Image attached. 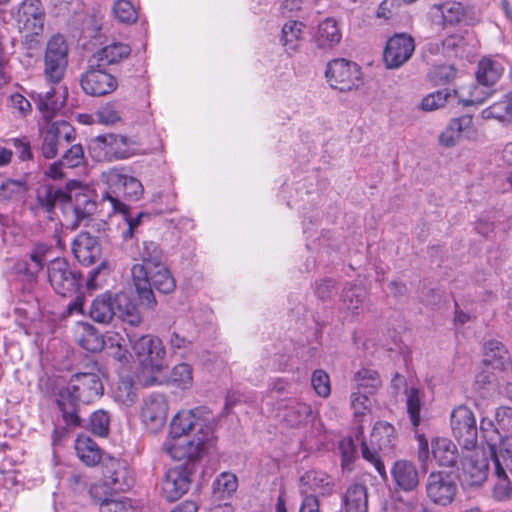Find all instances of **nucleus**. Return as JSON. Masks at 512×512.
<instances>
[{
    "instance_id": "2",
    "label": "nucleus",
    "mask_w": 512,
    "mask_h": 512,
    "mask_svg": "<svg viewBox=\"0 0 512 512\" xmlns=\"http://www.w3.org/2000/svg\"><path fill=\"white\" fill-rule=\"evenodd\" d=\"M104 387L98 372H79L71 376L68 385L57 395V405L63 421L68 426H81L78 415V402L89 404L103 395Z\"/></svg>"
},
{
    "instance_id": "40",
    "label": "nucleus",
    "mask_w": 512,
    "mask_h": 512,
    "mask_svg": "<svg viewBox=\"0 0 512 512\" xmlns=\"http://www.w3.org/2000/svg\"><path fill=\"white\" fill-rule=\"evenodd\" d=\"M311 413V406L297 399H289L282 409L283 420L292 427L303 423Z\"/></svg>"
},
{
    "instance_id": "61",
    "label": "nucleus",
    "mask_w": 512,
    "mask_h": 512,
    "mask_svg": "<svg viewBox=\"0 0 512 512\" xmlns=\"http://www.w3.org/2000/svg\"><path fill=\"white\" fill-rule=\"evenodd\" d=\"M109 415L103 410H98L90 416L91 431L98 436L105 437L109 433Z\"/></svg>"
},
{
    "instance_id": "9",
    "label": "nucleus",
    "mask_w": 512,
    "mask_h": 512,
    "mask_svg": "<svg viewBox=\"0 0 512 512\" xmlns=\"http://www.w3.org/2000/svg\"><path fill=\"white\" fill-rule=\"evenodd\" d=\"M127 337L140 363L152 372H160L166 355L162 340L153 335H142L136 340L129 334Z\"/></svg>"
},
{
    "instance_id": "35",
    "label": "nucleus",
    "mask_w": 512,
    "mask_h": 512,
    "mask_svg": "<svg viewBox=\"0 0 512 512\" xmlns=\"http://www.w3.org/2000/svg\"><path fill=\"white\" fill-rule=\"evenodd\" d=\"M431 454L440 466H454L458 458L456 445L448 438L438 437L432 440Z\"/></svg>"
},
{
    "instance_id": "51",
    "label": "nucleus",
    "mask_w": 512,
    "mask_h": 512,
    "mask_svg": "<svg viewBox=\"0 0 512 512\" xmlns=\"http://www.w3.org/2000/svg\"><path fill=\"white\" fill-rule=\"evenodd\" d=\"M438 10L444 25H455L462 21L465 16V10L460 2L447 1L439 5Z\"/></svg>"
},
{
    "instance_id": "37",
    "label": "nucleus",
    "mask_w": 512,
    "mask_h": 512,
    "mask_svg": "<svg viewBox=\"0 0 512 512\" xmlns=\"http://www.w3.org/2000/svg\"><path fill=\"white\" fill-rule=\"evenodd\" d=\"M89 315L95 322L110 323L115 316L114 295L105 292L97 296L91 304Z\"/></svg>"
},
{
    "instance_id": "7",
    "label": "nucleus",
    "mask_w": 512,
    "mask_h": 512,
    "mask_svg": "<svg viewBox=\"0 0 512 512\" xmlns=\"http://www.w3.org/2000/svg\"><path fill=\"white\" fill-rule=\"evenodd\" d=\"M450 426L454 438L463 450H471L477 446L478 428L476 418L467 406L459 405L452 410Z\"/></svg>"
},
{
    "instance_id": "60",
    "label": "nucleus",
    "mask_w": 512,
    "mask_h": 512,
    "mask_svg": "<svg viewBox=\"0 0 512 512\" xmlns=\"http://www.w3.org/2000/svg\"><path fill=\"white\" fill-rule=\"evenodd\" d=\"M311 385L320 397L326 398L331 393L330 377L322 369H317L313 372L311 377Z\"/></svg>"
},
{
    "instance_id": "27",
    "label": "nucleus",
    "mask_w": 512,
    "mask_h": 512,
    "mask_svg": "<svg viewBox=\"0 0 512 512\" xmlns=\"http://www.w3.org/2000/svg\"><path fill=\"white\" fill-rule=\"evenodd\" d=\"M130 45L123 42H112L94 53L91 62L97 67H108L121 63L131 55Z\"/></svg>"
},
{
    "instance_id": "38",
    "label": "nucleus",
    "mask_w": 512,
    "mask_h": 512,
    "mask_svg": "<svg viewBox=\"0 0 512 512\" xmlns=\"http://www.w3.org/2000/svg\"><path fill=\"white\" fill-rule=\"evenodd\" d=\"M510 362L506 347L498 340H489L484 345L483 363L494 369L503 370Z\"/></svg>"
},
{
    "instance_id": "21",
    "label": "nucleus",
    "mask_w": 512,
    "mask_h": 512,
    "mask_svg": "<svg viewBox=\"0 0 512 512\" xmlns=\"http://www.w3.org/2000/svg\"><path fill=\"white\" fill-rule=\"evenodd\" d=\"M49 251L50 248L47 245L37 244L27 258L20 259L14 264V272L23 276L28 283L36 282L38 274L47 262Z\"/></svg>"
},
{
    "instance_id": "42",
    "label": "nucleus",
    "mask_w": 512,
    "mask_h": 512,
    "mask_svg": "<svg viewBox=\"0 0 512 512\" xmlns=\"http://www.w3.org/2000/svg\"><path fill=\"white\" fill-rule=\"evenodd\" d=\"M75 450L79 459L87 466H95L101 460V451L91 438L81 435L75 441Z\"/></svg>"
},
{
    "instance_id": "13",
    "label": "nucleus",
    "mask_w": 512,
    "mask_h": 512,
    "mask_svg": "<svg viewBox=\"0 0 512 512\" xmlns=\"http://www.w3.org/2000/svg\"><path fill=\"white\" fill-rule=\"evenodd\" d=\"M169 412L168 399L164 394L153 392L143 398L140 418L145 428L157 433L166 424Z\"/></svg>"
},
{
    "instance_id": "8",
    "label": "nucleus",
    "mask_w": 512,
    "mask_h": 512,
    "mask_svg": "<svg viewBox=\"0 0 512 512\" xmlns=\"http://www.w3.org/2000/svg\"><path fill=\"white\" fill-rule=\"evenodd\" d=\"M68 192L64 187L53 184H42L36 189L35 201L29 205V210L36 217L44 216L53 220L55 208L67 206Z\"/></svg>"
},
{
    "instance_id": "52",
    "label": "nucleus",
    "mask_w": 512,
    "mask_h": 512,
    "mask_svg": "<svg viewBox=\"0 0 512 512\" xmlns=\"http://www.w3.org/2000/svg\"><path fill=\"white\" fill-rule=\"evenodd\" d=\"M457 96L458 92L455 89L438 90L422 99L421 108L424 111H433L443 107L449 98Z\"/></svg>"
},
{
    "instance_id": "1",
    "label": "nucleus",
    "mask_w": 512,
    "mask_h": 512,
    "mask_svg": "<svg viewBox=\"0 0 512 512\" xmlns=\"http://www.w3.org/2000/svg\"><path fill=\"white\" fill-rule=\"evenodd\" d=\"M199 408L179 411L170 423L172 441L164 444L171 458L181 460L199 459L212 446L214 426L209 417H201Z\"/></svg>"
},
{
    "instance_id": "20",
    "label": "nucleus",
    "mask_w": 512,
    "mask_h": 512,
    "mask_svg": "<svg viewBox=\"0 0 512 512\" xmlns=\"http://www.w3.org/2000/svg\"><path fill=\"white\" fill-rule=\"evenodd\" d=\"M334 489L335 482L333 478L324 471L308 470L299 480V490L302 496L319 495L328 497L334 493Z\"/></svg>"
},
{
    "instance_id": "55",
    "label": "nucleus",
    "mask_w": 512,
    "mask_h": 512,
    "mask_svg": "<svg viewBox=\"0 0 512 512\" xmlns=\"http://www.w3.org/2000/svg\"><path fill=\"white\" fill-rule=\"evenodd\" d=\"M110 274V267L107 261H102L96 268L90 271L86 280V287L94 291L102 287Z\"/></svg>"
},
{
    "instance_id": "31",
    "label": "nucleus",
    "mask_w": 512,
    "mask_h": 512,
    "mask_svg": "<svg viewBox=\"0 0 512 512\" xmlns=\"http://www.w3.org/2000/svg\"><path fill=\"white\" fill-rule=\"evenodd\" d=\"M146 279L148 282L146 290H149L154 297L153 289L163 294H169L173 292L176 287L175 279L166 265L149 269Z\"/></svg>"
},
{
    "instance_id": "36",
    "label": "nucleus",
    "mask_w": 512,
    "mask_h": 512,
    "mask_svg": "<svg viewBox=\"0 0 512 512\" xmlns=\"http://www.w3.org/2000/svg\"><path fill=\"white\" fill-rule=\"evenodd\" d=\"M366 290L361 285L348 282L341 293V306L353 316L360 314L363 302L366 298Z\"/></svg>"
},
{
    "instance_id": "12",
    "label": "nucleus",
    "mask_w": 512,
    "mask_h": 512,
    "mask_svg": "<svg viewBox=\"0 0 512 512\" xmlns=\"http://www.w3.org/2000/svg\"><path fill=\"white\" fill-rule=\"evenodd\" d=\"M458 491L457 476L452 472H431L426 481L427 497L435 504L447 506Z\"/></svg>"
},
{
    "instance_id": "33",
    "label": "nucleus",
    "mask_w": 512,
    "mask_h": 512,
    "mask_svg": "<svg viewBox=\"0 0 512 512\" xmlns=\"http://www.w3.org/2000/svg\"><path fill=\"white\" fill-rule=\"evenodd\" d=\"M345 512H368V492L364 484H351L342 497Z\"/></svg>"
},
{
    "instance_id": "44",
    "label": "nucleus",
    "mask_w": 512,
    "mask_h": 512,
    "mask_svg": "<svg viewBox=\"0 0 512 512\" xmlns=\"http://www.w3.org/2000/svg\"><path fill=\"white\" fill-rule=\"evenodd\" d=\"M396 440L395 428L388 422L378 421L371 433V445L377 449H391Z\"/></svg>"
},
{
    "instance_id": "24",
    "label": "nucleus",
    "mask_w": 512,
    "mask_h": 512,
    "mask_svg": "<svg viewBox=\"0 0 512 512\" xmlns=\"http://www.w3.org/2000/svg\"><path fill=\"white\" fill-rule=\"evenodd\" d=\"M71 249L77 261L84 266L94 264L102 253L98 238L89 232H80L73 240Z\"/></svg>"
},
{
    "instance_id": "62",
    "label": "nucleus",
    "mask_w": 512,
    "mask_h": 512,
    "mask_svg": "<svg viewBox=\"0 0 512 512\" xmlns=\"http://www.w3.org/2000/svg\"><path fill=\"white\" fill-rule=\"evenodd\" d=\"M61 161L67 168H75L80 166L84 161V150L80 144H70L69 148H64Z\"/></svg>"
},
{
    "instance_id": "15",
    "label": "nucleus",
    "mask_w": 512,
    "mask_h": 512,
    "mask_svg": "<svg viewBox=\"0 0 512 512\" xmlns=\"http://www.w3.org/2000/svg\"><path fill=\"white\" fill-rule=\"evenodd\" d=\"M414 39L406 33H396L390 37L383 52V61L388 69L403 66L413 55Z\"/></svg>"
},
{
    "instance_id": "48",
    "label": "nucleus",
    "mask_w": 512,
    "mask_h": 512,
    "mask_svg": "<svg viewBox=\"0 0 512 512\" xmlns=\"http://www.w3.org/2000/svg\"><path fill=\"white\" fill-rule=\"evenodd\" d=\"M81 328L82 332L78 338L79 345L88 352H100L105 346L104 335L90 324H83Z\"/></svg>"
},
{
    "instance_id": "26",
    "label": "nucleus",
    "mask_w": 512,
    "mask_h": 512,
    "mask_svg": "<svg viewBox=\"0 0 512 512\" xmlns=\"http://www.w3.org/2000/svg\"><path fill=\"white\" fill-rule=\"evenodd\" d=\"M390 474L395 487L404 492L413 491L419 485V472L416 465L411 461H395Z\"/></svg>"
},
{
    "instance_id": "39",
    "label": "nucleus",
    "mask_w": 512,
    "mask_h": 512,
    "mask_svg": "<svg viewBox=\"0 0 512 512\" xmlns=\"http://www.w3.org/2000/svg\"><path fill=\"white\" fill-rule=\"evenodd\" d=\"M105 346L103 349L119 362H127L130 356L128 350L129 338L116 331H107L104 334Z\"/></svg>"
},
{
    "instance_id": "11",
    "label": "nucleus",
    "mask_w": 512,
    "mask_h": 512,
    "mask_svg": "<svg viewBox=\"0 0 512 512\" xmlns=\"http://www.w3.org/2000/svg\"><path fill=\"white\" fill-rule=\"evenodd\" d=\"M74 140L75 130L68 122H54L41 133V154L45 159H53Z\"/></svg>"
},
{
    "instance_id": "14",
    "label": "nucleus",
    "mask_w": 512,
    "mask_h": 512,
    "mask_svg": "<svg viewBox=\"0 0 512 512\" xmlns=\"http://www.w3.org/2000/svg\"><path fill=\"white\" fill-rule=\"evenodd\" d=\"M461 460V473L459 479L463 485L478 486L487 478L489 461L482 448L476 446L465 450Z\"/></svg>"
},
{
    "instance_id": "41",
    "label": "nucleus",
    "mask_w": 512,
    "mask_h": 512,
    "mask_svg": "<svg viewBox=\"0 0 512 512\" xmlns=\"http://www.w3.org/2000/svg\"><path fill=\"white\" fill-rule=\"evenodd\" d=\"M353 390L370 394L376 393L381 387L382 381L379 373L371 368H361L355 372L353 379Z\"/></svg>"
},
{
    "instance_id": "22",
    "label": "nucleus",
    "mask_w": 512,
    "mask_h": 512,
    "mask_svg": "<svg viewBox=\"0 0 512 512\" xmlns=\"http://www.w3.org/2000/svg\"><path fill=\"white\" fill-rule=\"evenodd\" d=\"M65 190L69 195L67 205L72 207L78 222L94 213L96 202L92 199L90 192L81 186L80 182L75 180L69 181L65 185Z\"/></svg>"
},
{
    "instance_id": "59",
    "label": "nucleus",
    "mask_w": 512,
    "mask_h": 512,
    "mask_svg": "<svg viewBox=\"0 0 512 512\" xmlns=\"http://www.w3.org/2000/svg\"><path fill=\"white\" fill-rule=\"evenodd\" d=\"M341 465L343 469L351 470V465L357 457V447L352 437L344 438L339 442Z\"/></svg>"
},
{
    "instance_id": "46",
    "label": "nucleus",
    "mask_w": 512,
    "mask_h": 512,
    "mask_svg": "<svg viewBox=\"0 0 512 512\" xmlns=\"http://www.w3.org/2000/svg\"><path fill=\"white\" fill-rule=\"evenodd\" d=\"M371 395L372 394L370 393L352 390V393L350 395V404L351 408L353 409L354 424L356 427L359 425H363L365 418L371 412Z\"/></svg>"
},
{
    "instance_id": "25",
    "label": "nucleus",
    "mask_w": 512,
    "mask_h": 512,
    "mask_svg": "<svg viewBox=\"0 0 512 512\" xmlns=\"http://www.w3.org/2000/svg\"><path fill=\"white\" fill-rule=\"evenodd\" d=\"M126 145V138L117 134H103L96 136L90 143V151L97 160L123 158L122 147Z\"/></svg>"
},
{
    "instance_id": "63",
    "label": "nucleus",
    "mask_w": 512,
    "mask_h": 512,
    "mask_svg": "<svg viewBox=\"0 0 512 512\" xmlns=\"http://www.w3.org/2000/svg\"><path fill=\"white\" fill-rule=\"evenodd\" d=\"M170 350L181 357H186L192 353L193 343L177 332H173L168 340Z\"/></svg>"
},
{
    "instance_id": "49",
    "label": "nucleus",
    "mask_w": 512,
    "mask_h": 512,
    "mask_svg": "<svg viewBox=\"0 0 512 512\" xmlns=\"http://www.w3.org/2000/svg\"><path fill=\"white\" fill-rule=\"evenodd\" d=\"M237 487L236 475L230 472H222L213 482V493L217 498L224 500L236 492Z\"/></svg>"
},
{
    "instance_id": "64",
    "label": "nucleus",
    "mask_w": 512,
    "mask_h": 512,
    "mask_svg": "<svg viewBox=\"0 0 512 512\" xmlns=\"http://www.w3.org/2000/svg\"><path fill=\"white\" fill-rule=\"evenodd\" d=\"M496 430L512 434V408L502 406L495 412Z\"/></svg>"
},
{
    "instance_id": "32",
    "label": "nucleus",
    "mask_w": 512,
    "mask_h": 512,
    "mask_svg": "<svg viewBox=\"0 0 512 512\" xmlns=\"http://www.w3.org/2000/svg\"><path fill=\"white\" fill-rule=\"evenodd\" d=\"M29 190L25 178H6L0 184V203L3 205L16 204L24 201Z\"/></svg>"
},
{
    "instance_id": "6",
    "label": "nucleus",
    "mask_w": 512,
    "mask_h": 512,
    "mask_svg": "<svg viewBox=\"0 0 512 512\" xmlns=\"http://www.w3.org/2000/svg\"><path fill=\"white\" fill-rule=\"evenodd\" d=\"M327 82L341 92L358 88L362 80L361 67L344 58L331 60L325 71Z\"/></svg>"
},
{
    "instance_id": "4",
    "label": "nucleus",
    "mask_w": 512,
    "mask_h": 512,
    "mask_svg": "<svg viewBox=\"0 0 512 512\" xmlns=\"http://www.w3.org/2000/svg\"><path fill=\"white\" fill-rule=\"evenodd\" d=\"M107 189L101 196V205H109L111 212H125L124 201H138L143 195L142 183L133 176L123 174L118 169L104 173Z\"/></svg>"
},
{
    "instance_id": "18",
    "label": "nucleus",
    "mask_w": 512,
    "mask_h": 512,
    "mask_svg": "<svg viewBox=\"0 0 512 512\" xmlns=\"http://www.w3.org/2000/svg\"><path fill=\"white\" fill-rule=\"evenodd\" d=\"M191 473L187 466L179 465L170 468L162 481L161 494L168 502L180 499L189 489Z\"/></svg>"
},
{
    "instance_id": "34",
    "label": "nucleus",
    "mask_w": 512,
    "mask_h": 512,
    "mask_svg": "<svg viewBox=\"0 0 512 512\" xmlns=\"http://www.w3.org/2000/svg\"><path fill=\"white\" fill-rule=\"evenodd\" d=\"M342 38L337 21L328 17L319 23L315 33V42L320 49H331L337 45Z\"/></svg>"
},
{
    "instance_id": "10",
    "label": "nucleus",
    "mask_w": 512,
    "mask_h": 512,
    "mask_svg": "<svg viewBox=\"0 0 512 512\" xmlns=\"http://www.w3.org/2000/svg\"><path fill=\"white\" fill-rule=\"evenodd\" d=\"M68 64V46L62 35L48 41L44 56V74L51 83L62 80Z\"/></svg>"
},
{
    "instance_id": "57",
    "label": "nucleus",
    "mask_w": 512,
    "mask_h": 512,
    "mask_svg": "<svg viewBox=\"0 0 512 512\" xmlns=\"http://www.w3.org/2000/svg\"><path fill=\"white\" fill-rule=\"evenodd\" d=\"M457 77V70L453 65H438L430 72V79L435 85H445L454 81Z\"/></svg>"
},
{
    "instance_id": "56",
    "label": "nucleus",
    "mask_w": 512,
    "mask_h": 512,
    "mask_svg": "<svg viewBox=\"0 0 512 512\" xmlns=\"http://www.w3.org/2000/svg\"><path fill=\"white\" fill-rule=\"evenodd\" d=\"M113 14L122 23L131 24L137 20V12L128 0L116 1L113 6Z\"/></svg>"
},
{
    "instance_id": "28",
    "label": "nucleus",
    "mask_w": 512,
    "mask_h": 512,
    "mask_svg": "<svg viewBox=\"0 0 512 512\" xmlns=\"http://www.w3.org/2000/svg\"><path fill=\"white\" fill-rule=\"evenodd\" d=\"M114 310V317L119 318L123 323L131 327H137L142 322L137 305L125 292H119L114 295Z\"/></svg>"
},
{
    "instance_id": "30",
    "label": "nucleus",
    "mask_w": 512,
    "mask_h": 512,
    "mask_svg": "<svg viewBox=\"0 0 512 512\" xmlns=\"http://www.w3.org/2000/svg\"><path fill=\"white\" fill-rule=\"evenodd\" d=\"M489 454L494 465L496 482L493 487V497L497 501H507L512 498V483L508 478L494 446H489Z\"/></svg>"
},
{
    "instance_id": "29",
    "label": "nucleus",
    "mask_w": 512,
    "mask_h": 512,
    "mask_svg": "<svg viewBox=\"0 0 512 512\" xmlns=\"http://www.w3.org/2000/svg\"><path fill=\"white\" fill-rule=\"evenodd\" d=\"M504 71L505 67L501 59L485 56L478 62L477 82L483 86H493L502 77Z\"/></svg>"
},
{
    "instance_id": "23",
    "label": "nucleus",
    "mask_w": 512,
    "mask_h": 512,
    "mask_svg": "<svg viewBox=\"0 0 512 512\" xmlns=\"http://www.w3.org/2000/svg\"><path fill=\"white\" fill-rule=\"evenodd\" d=\"M475 134L473 117L465 114L449 121L445 130L440 134L439 141L442 146L450 148L456 146L463 138H471Z\"/></svg>"
},
{
    "instance_id": "53",
    "label": "nucleus",
    "mask_w": 512,
    "mask_h": 512,
    "mask_svg": "<svg viewBox=\"0 0 512 512\" xmlns=\"http://www.w3.org/2000/svg\"><path fill=\"white\" fill-rule=\"evenodd\" d=\"M170 381L180 389L190 388L193 382L192 367L187 363L174 366L170 374Z\"/></svg>"
},
{
    "instance_id": "17",
    "label": "nucleus",
    "mask_w": 512,
    "mask_h": 512,
    "mask_svg": "<svg viewBox=\"0 0 512 512\" xmlns=\"http://www.w3.org/2000/svg\"><path fill=\"white\" fill-rule=\"evenodd\" d=\"M134 484V476L127 462L111 459L103 472V485L113 493L128 491Z\"/></svg>"
},
{
    "instance_id": "43",
    "label": "nucleus",
    "mask_w": 512,
    "mask_h": 512,
    "mask_svg": "<svg viewBox=\"0 0 512 512\" xmlns=\"http://www.w3.org/2000/svg\"><path fill=\"white\" fill-rule=\"evenodd\" d=\"M355 438L361 444V454H362V457L366 461L370 462L374 466L375 470L378 472L380 477L384 481H386L388 479V474H387V471L385 469V465H384L383 461L381 460V458L379 457V454H378V451L376 449V446H373L372 448H370L368 446V444L366 443L365 437H364V427H363V425L357 426L356 432H355Z\"/></svg>"
},
{
    "instance_id": "5",
    "label": "nucleus",
    "mask_w": 512,
    "mask_h": 512,
    "mask_svg": "<svg viewBox=\"0 0 512 512\" xmlns=\"http://www.w3.org/2000/svg\"><path fill=\"white\" fill-rule=\"evenodd\" d=\"M139 255L142 263L133 265L131 269L133 283L141 304L153 308L157 302L150 291L146 290V287H148L147 271L165 265L164 254L157 243L144 241L139 250Z\"/></svg>"
},
{
    "instance_id": "45",
    "label": "nucleus",
    "mask_w": 512,
    "mask_h": 512,
    "mask_svg": "<svg viewBox=\"0 0 512 512\" xmlns=\"http://www.w3.org/2000/svg\"><path fill=\"white\" fill-rule=\"evenodd\" d=\"M485 120L495 119L499 122L512 121V97L508 94L503 95L500 101L493 103L481 112Z\"/></svg>"
},
{
    "instance_id": "50",
    "label": "nucleus",
    "mask_w": 512,
    "mask_h": 512,
    "mask_svg": "<svg viewBox=\"0 0 512 512\" xmlns=\"http://www.w3.org/2000/svg\"><path fill=\"white\" fill-rule=\"evenodd\" d=\"M305 25L300 21L290 20L282 28V44L287 50L295 51Z\"/></svg>"
},
{
    "instance_id": "19",
    "label": "nucleus",
    "mask_w": 512,
    "mask_h": 512,
    "mask_svg": "<svg viewBox=\"0 0 512 512\" xmlns=\"http://www.w3.org/2000/svg\"><path fill=\"white\" fill-rule=\"evenodd\" d=\"M45 13L40 0H23L17 11V21L20 28L39 36L44 30Z\"/></svg>"
},
{
    "instance_id": "3",
    "label": "nucleus",
    "mask_w": 512,
    "mask_h": 512,
    "mask_svg": "<svg viewBox=\"0 0 512 512\" xmlns=\"http://www.w3.org/2000/svg\"><path fill=\"white\" fill-rule=\"evenodd\" d=\"M48 280L53 290L62 297H75L68 305V313L83 312V297L80 295L83 287V275L71 267L64 258H56L48 263Z\"/></svg>"
},
{
    "instance_id": "16",
    "label": "nucleus",
    "mask_w": 512,
    "mask_h": 512,
    "mask_svg": "<svg viewBox=\"0 0 512 512\" xmlns=\"http://www.w3.org/2000/svg\"><path fill=\"white\" fill-rule=\"evenodd\" d=\"M104 68L91 64L90 69L81 76L80 84L87 95L104 96L116 90V78Z\"/></svg>"
},
{
    "instance_id": "47",
    "label": "nucleus",
    "mask_w": 512,
    "mask_h": 512,
    "mask_svg": "<svg viewBox=\"0 0 512 512\" xmlns=\"http://www.w3.org/2000/svg\"><path fill=\"white\" fill-rule=\"evenodd\" d=\"M406 408L410 422L414 428L421 423V408L424 403V392L419 388L411 387L405 390Z\"/></svg>"
},
{
    "instance_id": "58",
    "label": "nucleus",
    "mask_w": 512,
    "mask_h": 512,
    "mask_svg": "<svg viewBox=\"0 0 512 512\" xmlns=\"http://www.w3.org/2000/svg\"><path fill=\"white\" fill-rule=\"evenodd\" d=\"M120 103L113 102L107 103L99 108L96 112V117L99 123L114 124L121 119L122 111L120 110Z\"/></svg>"
},
{
    "instance_id": "54",
    "label": "nucleus",
    "mask_w": 512,
    "mask_h": 512,
    "mask_svg": "<svg viewBox=\"0 0 512 512\" xmlns=\"http://www.w3.org/2000/svg\"><path fill=\"white\" fill-rule=\"evenodd\" d=\"M35 102L45 118H52L59 109L58 101L55 98V89L53 87L45 93H38Z\"/></svg>"
}]
</instances>
